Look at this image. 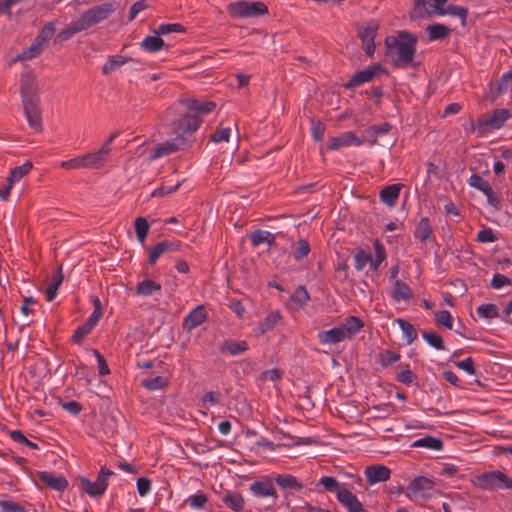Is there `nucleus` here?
<instances>
[{
	"mask_svg": "<svg viewBox=\"0 0 512 512\" xmlns=\"http://www.w3.org/2000/svg\"><path fill=\"white\" fill-rule=\"evenodd\" d=\"M20 91L22 96V102L25 100L36 101V86L35 77L33 72L27 67L21 73L20 77Z\"/></svg>",
	"mask_w": 512,
	"mask_h": 512,
	"instance_id": "obj_12",
	"label": "nucleus"
},
{
	"mask_svg": "<svg viewBox=\"0 0 512 512\" xmlns=\"http://www.w3.org/2000/svg\"><path fill=\"white\" fill-rule=\"evenodd\" d=\"M160 34L147 36L141 42V48L149 53H154L162 49L164 41L160 38Z\"/></svg>",
	"mask_w": 512,
	"mask_h": 512,
	"instance_id": "obj_35",
	"label": "nucleus"
},
{
	"mask_svg": "<svg viewBox=\"0 0 512 512\" xmlns=\"http://www.w3.org/2000/svg\"><path fill=\"white\" fill-rule=\"evenodd\" d=\"M212 101L202 99L184 98L177 105L180 117L172 122L174 138L156 145L150 156V161H155L164 156L182 150L191 141L192 134L199 128L203 116L215 109Z\"/></svg>",
	"mask_w": 512,
	"mask_h": 512,
	"instance_id": "obj_1",
	"label": "nucleus"
},
{
	"mask_svg": "<svg viewBox=\"0 0 512 512\" xmlns=\"http://www.w3.org/2000/svg\"><path fill=\"white\" fill-rule=\"evenodd\" d=\"M41 51H42V44L39 42V39H35V41L31 44V46L29 48L22 51V53H20L17 56L15 61L30 60V59L36 57L37 55H39Z\"/></svg>",
	"mask_w": 512,
	"mask_h": 512,
	"instance_id": "obj_44",
	"label": "nucleus"
},
{
	"mask_svg": "<svg viewBox=\"0 0 512 512\" xmlns=\"http://www.w3.org/2000/svg\"><path fill=\"white\" fill-rule=\"evenodd\" d=\"M430 40H437L446 37L448 28L442 24L431 25L427 28Z\"/></svg>",
	"mask_w": 512,
	"mask_h": 512,
	"instance_id": "obj_51",
	"label": "nucleus"
},
{
	"mask_svg": "<svg viewBox=\"0 0 512 512\" xmlns=\"http://www.w3.org/2000/svg\"><path fill=\"white\" fill-rule=\"evenodd\" d=\"M32 163L30 161L25 162L24 164L15 167L11 170L10 175L8 178L10 179V182H18L20 179L25 176L27 173L30 172L32 169Z\"/></svg>",
	"mask_w": 512,
	"mask_h": 512,
	"instance_id": "obj_49",
	"label": "nucleus"
},
{
	"mask_svg": "<svg viewBox=\"0 0 512 512\" xmlns=\"http://www.w3.org/2000/svg\"><path fill=\"white\" fill-rule=\"evenodd\" d=\"M250 240L253 246L265 243L271 245L275 241V235L266 230H256L250 234Z\"/></svg>",
	"mask_w": 512,
	"mask_h": 512,
	"instance_id": "obj_36",
	"label": "nucleus"
},
{
	"mask_svg": "<svg viewBox=\"0 0 512 512\" xmlns=\"http://www.w3.org/2000/svg\"><path fill=\"white\" fill-rule=\"evenodd\" d=\"M391 295L396 301H406L413 296L410 287L406 283L399 280L395 282Z\"/></svg>",
	"mask_w": 512,
	"mask_h": 512,
	"instance_id": "obj_34",
	"label": "nucleus"
},
{
	"mask_svg": "<svg viewBox=\"0 0 512 512\" xmlns=\"http://www.w3.org/2000/svg\"><path fill=\"white\" fill-rule=\"evenodd\" d=\"M248 349V344L246 341H227L223 344L221 351L224 353H228L231 356H237L242 354Z\"/></svg>",
	"mask_w": 512,
	"mask_h": 512,
	"instance_id": "obj_39",
	"label": "nucleus"
},
{
	"mask_svg": "<svg viewBox=\"0 0 512 512\" xmlns=\"http://www.w3.org/2000/svg\"><path fill=\"white\" fill-rule=\"evenodd\" d=\"M512 280L503 274L496 273L491 281V287L494 289H500L504 285H510Z\"/></svg>",
	"mask_w": 512,
	"mask_h": 512,
	"instance_id": "obj_61",
	"label": "nucleus"
},
{
	"mask_svg": "<svg viewBox=\"0 0 512 512\" xmlns=\"http://www.w3.org/2000/svg\"><path fill=\"white\" fill-rule=\"evenodd\" d=\"M319 485L323 486V488L328 492H335L338 497V491L347 489L343 485H341L334 477L331 476H323L319 479Z\"/></svg>",
	"mask_w": 512,
	"mask_h": 512,
	"instance_id": "obj_45",
	"label": "nucleus"
},
{
	"mask_svg": "<svg viewBox=\"0 0 512 512\" xmlns=\"http://www.w3.org/2000/svg\"><path fill=\"white\" fill-rule=\"evenodd\" d=\"M24 112L29 126L36 132L41 130V115L38 109L37 100H25L23 102Z\"/></svg>",
	"mask_w": 512,
	"mask_h": 512,
	"instance_id": "obj_16",
	"label": "nucleus"
},
{
	"mask_svg": "<svg viewBox=\"0 0 512 512\" xmlns=\"http://www.w3.org/2000/svg\"><path fill=\"white\" fill-rule=\"evenodd\" d=\"M382 71L379 65L370 66L362 71L355 73L345 84L347 89H355L364 83L370 82L377 74Z\"/></svg>",
	"mask_w": 512,
	"mask_h": 512,
	"instance_id": "obj_13",
	"label": "nucleus"
},
{
	"mask_svg": "<svg viewBox=\"0 0 512 512\" xmlns=\"http://www.w3.org/2000/svg\"><path fill=\"white\" fill-rule=\"evenodd\" d=\"M310 300V295L307 289L300 285L296 288L294 293L290 296V304L295 309L303 308Z\"/></svg>",
	"mask_w": 512,
	"mask_h": 512,
	"instance_id": "obj_31",
	"label": "nucleus"
},
{
	"mask_svg": "<svg viewBox=\"0 0 512 512\" xmlns=\"http://www.w3.org/2000/svg\"><path fill=\"white\" fill-rule=\"evenodd\" d=\"M62 282H63L62 269L59 268L55 272V274L52 276V278L48 284V287L45 291V297L48 302H51L55 299V297L57 296L58 289L61 286Z\"/></svg>",
	"mask_w": 512,
	"mask_h": 512,
	"instance_id": "obj_30",
	"label": "nucleus"
},
{
	"mask_svg": "<svg viewBox=\"0 0 512 512\" xmlns=\"http://www.w3.org/2000/svg\"><path fill=\"white\" fill-rule=\"evenodd\" d=\"M206 319V311L204 306L200 305L194 308L184 319L183 326L186 330L191 331L200 326Z\"/></svg>",
	"mask_w": 512,
	"mask_h": 512,
	"instance_id": "obj_22",
	"label": "nucleus"
},
{
	"mask_svg": "<svg viewBox=\"0 0 512 512\" xmlns=\"http://www.w3.org/2000/svg\"><path fill=\"white\" fill-rule=\"evenodd\" d=\"M365 476L370 485L384 482L390 478L391 471L384 465H372L365 469Z\"/></svg>",
	"mask_w": 512,
	"mask_h": 512,
	"instance_id": "obj_18",
	"label": "nucleus"
},
{
	"mask_svg": "<svg viewBox=\"0 0 512 512\" xmlns=\"http://www.w3.org/2000/svg\"><path fill=\"white\" fill-rule=\"evenodd\" d=\"M453 362L456 367L465 371L469 375H474L476 373L472 357H467L464 360H454Z\"/></svg>",
	"mask_w": 512,
	"mask_h": 512,
	"instance_id": "obj_54",
	"label": "nucleus"
},
{
	"mask_svg": "<svg viewBox=\"0 0 512 512\" xmlns=\"http://www.w3.org/2000/svg\"><path fill=\"white\" fill-rule=\"evenodd\" d=\"M207 502V495L202 491H198L197 493L190 495L185 500V504L193 510H204Z\"/></svg>",
	"mask_w": 512,
	"mask_h": 512,
	"instance_id": "obj_41",
	"label": "nucleus"
},
{
	"mask_svg": "<svg viewBox=\"0 0 512 512\" xmlns=\"http://www.w3.org/2000/svg\"><path fill=\"white\" fill-rule=\"evenodd\" d=\"M477 240L481 243H491L495 242L497 237L491 228H485L478 232Z\"/></svg>",
	"mask_w": 512,
	"mask_h": 512,
	"instance_id": "obj_60",
	"label": "nucleus"
},
{
	"mask_svg": "<svg viewBox=\"0 0 512 512\" xmlns=\"http://www.w3.org/2000/svg\"><path fill=\"white\" fill-rule=\"evenodd\" d=\"M112 474V471L101 468L96 481L92 482L87 478H82L80 480L81 489L91 497L100 496L106 491L108 486V478Z\"/></svg>",
	"mask_w": 512,
	"mask_h": 512,
	"instance_id": "obj_7",
	"label": "nucleus"
},
{
	"mask_svg": "<svg viewBox=\"0 0 512 512\" xmlns=\"http://www.w3.org/2000/svg\"><path fill=\"white\" fill-rule=\"evenodd\" d=\"M130 60L127 57H124L122 55H114L108 58L106 63L103 65L102 72L105 75H108L117 69H119L121 66H123L125 63Z\"/></svg>",
	"mask_w": 512,
	"mask_h": 512,
	"instance_id": "obj_40",
	"label": "nucleus"
},
{
	"mask_svg": "<svg viewBox=\"0 0 512 512\" xmlns=\"http://www.w3.org/2000/svg\"><path fill=\"white\" fill-rule=\"evenodd\" d=\"M395 322L398 324L402 331L403 339L408 345H410L417 338V331L415 327L411 323L401 318H397Z\"/></svg>",
	"mask_w": 512,
	"mask_h": 512,
	"instance_id": "obj_38",
	"label": "nucleus"
},
{
	"mask_svg": "<svg viewBox=\"0 0 512 512\" xmlns=\"http://www.w3.org/2000/svg\"><path fill=\"white\" fill-rule=\"evenodd\" d=\"M0 508L4 512H24V508L21 505L8 500L0 501Z\"/></svg>",
	"mask_w": 512,
	"mask_h": 512,
	"instance_id": "obj_64",
	"label": "nucleus"
},
{
	"mask_svg": "<svg viewBox=\"0 0 512 512\" xmlns=\"http://www.w3.org/2000/svg\"><path fill=\"white\" fill-rule=\"evenodd\" d=\"M137 491L140 496L144 497L151 491V482L148 478L141 477L137 480Z\"/></svg>",
	"mask_w": 512,
	"mask_h": 512,
	"instance_id": "obj_63",
	"label": "nucleus"
},
{
	"mask_svg": "<svg viewBox=\"0 0 512 512\" xmlns=\"http://www.w3.org/2000/svg\"><path fill=\"white\" fill-rule=\"evenodd\" d=\"M267 10V6L260 1H238L228 5V12L234 18L257 17L265 14Z\"/></svg>",
	"mask_w": 512,
	"mask_h": 512,
	"instance_id": "obj_4",
	"label": "nucleus"
},
{
	"mask_svg": "<svg viewBox=\"0 0 512 512\" xmlns=\"http://www.w3.org/2000/svg\"><path fill=\"white\" fill-rule=\"evenodd\" d=\"M167 384H168V380L163 376H155V377H151V378L142 380V385L150 391H156V390L162 389Z\"/></svg>",
	"mask_w": 512,
	"mask_h": 512,
	"instance_id": "obj_47",
	"label": "nucleus"
},
{
	"mask_svg": "<svg viewBox=\"0 0 512 512\" xmlns=\"http://www.w3.org/2000/svg\"><path fill=\"white\" fill-rule=\"evenodd\" d=\"M434 483L426 477H417L407 486L406 495L414 501L431 497Z\"/></svg>",
	"mask_w": 512,
	"mask_h": 512,
	"instance_id": "obj_8",
	"label": "nucleus"
},
{
	"mask_svg": "<svg viewBox=\"0 0 512 512\" xmlns=\"http://www.w3.org/2000/svg\"><path fill=\"white\" fill-rule=\"evenodd\" d=\"M374 254V258L370 257V268L373 271H377L386 257L385 247L379 240L374 241Z\"/></svg>",
	"mask_w": 512,
	"mask_h": 512,
	"instance_id": "obj_42",
	"label": "nucleus"
},
{
	"mask_svg": "<svg viewBox=\"0 0 512 512\" xmlns=\"http://www.w3.org/2000/svg\"><path fill=\"white\" fill-rule=\"evenodd\" d=\"M249 491L255 497L272 499V504H275L278 498L276 489L270 480L253 482L249 486Z\"/></svg>",
	"mask_w": 512,
	"mask_h": 512,
	"instance_id": "obj_14",
	"label": "nucleus"
},
{
	"mask_svg": "<svg viewBox=\"0 0 512 512\" xmlns=\"http://www.w3.org/2000/svg\"><path fill=\"white\" fill-rule=\"evenodd\" d=\"M222 500L234 512H241L243 510L245 501L239 493H227Z\"/></svg>",
	"mask_w": 512,
	"mask_h": 512,
	"instance_id": "obj_37",
	"label": "nucleus"
},
{
	"mask_svg": "<svg viewBox=\"0 0 512 512\" xmlns=\"http://www.w3.org/2000/svg\"><path fill=\"white\" fill-rule=\"evenodd\" d=\"M467 14L466 8L450 4V16L459 18L462 27L466 26Z\"/></svg>",
	"mask_w": 512,
	"mask_h": 512,
	"instance_id": "obj_58",
	"label": "nucleus"
},
{
	"mask_svg": "<svg viewBox=\"0 0 512 512\" xmlns=\"http://www.w3.org/2000/svg\"><path fill=\"white\" fill-rule=\"evenodd\" d=\"M474 483L483 490L512 489V479L499 470L487 471L477 475Z\"/></svg>",
	"mask_w": 512,
	"mask_h": 512,
	"instance_id": "obj_3",
	"label": "nucleus"
},
{
	"mask_svg": "<svg viewBox=\"0 0 512 512\" xmlns=\"http://www.w3.org/2000/svg\"><path fill=\"white\" fill-rule=\"evenodd\" d=\"M511 116L508 109H496L491 116L482 117L477 120V132L483 135L491 130L499 129Z\"/></svg>",
	"mask_w": 512,
	"mask_h": 512,
	"instance_id": "obj_6",
	"label": "nucleus"
},
{
	"mask_svg": "<svg viewBox=\"0 0 512 512\" xmlns=\"http://www.w3.org/2000/svg\"><path fill=\"white\" fill-rule=\"evenodd\" d=\"M276 484L281 489H292V490H301L303 485L297 480V478L290 474H280L275 478Z\"/></svg>",
	"mask_w": 512,
	"mask_h": 512,
	"instance_id": "obj_33",
	"label": "nucleus"
},
{
	"mask_svg": "<svg viewBox=\"0 0 512 512\" xmlns=\"http://www.w3.org/2000/svg\"><path fill=\"white\" fill-rule=\"evenodd\" d=\"M431 234V227L427 219H421L415 230V237L421 241H426Z\"/></svg>",
	"mask_w": 512,
	"mask_h": 512,
	"instance_id": "obj_50",
	"label": "nucleus"
},
{
	"mask_svg": "<svg viewBox=\"0 0 512 512\" xmlns=\"http://www.w3.org/2000/svg\"><path fill=\"white\" fill-rule=\"evenodd\" d=\"M150 225L148 221L144 217H138L135 220V232L138 238V241L142 246L145 245V241L147 235L149 233Z\"/></svg>",
	"mask_w": 512,
	"mask_h": 512,
	"instance_id": "obj_43",
	"label": "nucleus"
},
{
	"mask_svg": "<svg viewBox=\"0 0 512 512\" xmlns=\"http://www.w3.org/2000/svg\"><path fill=\"white\" fill-rule=\"evenodd\" d=\"M448 0H414L412 18H423L426 15H445L448 13Z\"/></svg>",
	"mask_w": 512,
	"mask_h": 512,
	"instance_id": "obj_5",
	"label": "nucleus"
},
{
	"mask_svg": "<svg viewBox=\"0 0 512 512\" xmlns=\"http://www.w3.org/2000/svg\"><path fill=\"white\" fill-rule=\"evenodd\" d=\"M469 185L481 191L486 197L488 203L499 210L501 208V201L496 192L492 189L491 185L482 176L473 174L469 178Z\"/></svg>",
	"mask_w": 512,
	"mask_h": 512,
	"instance_id": "obj_9",
	"label": "nucleus"
},
{
	"mask_svg": "<svg viewBox=\"0 0 512 512\" xmlns=\"http://www.w3.org/2000/svg\"><path fill=\"white\" fill-rule=\"evenodd\" d=\"M317 338L323 345H335L346 340L340 326L319 332Z\"/></svg>",
	"mask_w": 512,
	"mask_h": 512,
	"instance_id": "obj_23",
	"label": "nucleus"
},
{
	"mask_svg": "<svg viewBox=\"0 0 512 512\" xmlns=\"http://www.w3.org/2000/svg\"><path fill=\"white\" fill-rule=\"evenodd\" d=\"M231 128H218L211 136V140L215 143L228 142L231 136Z\"/></svg>",
	"mask_w": 512,
	"mask_h": 512,
	"instance_id": "obj_55",
	"label": "nucleus"
},
{
	"mask_svg": "<svg viewBox=\"0 0 512 512\" xmlns=\"http://www.w3.org/2000/svg\"><path fill=\"white\" fill-rule=\"evenodd\" d=\"M362 142L353 132H345L338 137L331 138L328 147L330 150H337L343 147L360 146Z\"/></svg>",
	"mask_w": 512,
	"mask_h": 512,
	"instance_id": "obj_19",
	"label": "nucleus"
},
{
	"mask_svg": "<svg viewBox=\"0 0 512 512\" xmlns=\"http://www.w3.org/2000/svg\"><path fill=\"white\" fill-rule=\"evenodd\" d=\"M348 512H366L362 503L349 489L338 491V499Z\"/></svg>",
	"mask_w": 512,
	"mask_h": 512,
	"instance_id": "obj_17",
	"label": "nucleus"
},
{
	"mask_svg": "<svg viewBox=\"0 0 512 512\" xmlns=\"http://www.w3.org/2000/svg\"><path fill=\"white\" fill-rule=\"evenodd\" d=\"M110 152L111 148L103 145L99 150L83 155L86 169L100 168Z\"/></svg>",
	"mask_w": 512,
	"mask_h": 512,
	"instance_id": "obj_15",
	"label": "nucleus"
},
{
	"mask_svg": "<svg viewBox=\"0 0 512 512\" xmlns=\"http://www.w3.org/2000/svg\"><path fill=\"white\" fill-rule=\"evenodd\" d=\"M114 11L115 7L112 3H104L89 9L87 12L94 23L98 24L101 21L107 19Z\"/></svg>",
	"mask_w": 512,
	"mask_h": 512,
	"instance_id": "obj_26",
	"label": "nucleus"
},
{
	"mask_svg": "<svg viewBox=\"0 0 512 512\" xmlns=\"http://www.w3.org/2000/svg\"><path fill=\"white\" fill-rule=\"evenodd\" d=\"M114 11L115 7L112 3H104L89 9L87 12L94 23L98 24L101 21L107 19Z\"/></svg>",
	"mask_w": 512,
	"mask_h": 512,
	"instance_id": "obj_27",
	"label": "nucleus"
},
{
	"mask_svg": "<svg viewBox=\"0 0 512 512\" xmlns=\"http://www.w3.org/2000/svg\"><path fill=\"white\" fill-rule=\"evenodd\" d=\"M93 328L90 327L86 322L79 326L73 336L72 339L75 343L80 344L82 340L92 331Z\"/></svg>",
	"mask_w": 512,
	"mask_h": 512,
	"instance_id": "obj_59",
	"label": "nucleus"
},
{
	"mask_svg": "<svg viewBox=\"0 0 512 512\" xmlns=\"http://www.w3.org/2000/svg\"><path fill=\"white\" fill-rule=\"evenodd\" d=\"M222 399V395L220 392L217 391H209L206 394H204L201 398V401L203 404H210V405H216L220 403Z\"/></svg>",
	"mask_w": 512,
	"mask_h": 512,
	"instance_id": "obj_62",
	"label": "nucleus"
},
{
	"mask_svg": "<svg viewBox=\"0 0 512 512\" xmlns=\"http://www.w3.org/2000/svg\"><path fill=\"white\" fill-rule=\"evenodd\" d=\"M38 477L43 484L56 491H63L68 486V481L65 477L56 476L51 472H39Z\"/></svg>",
	"mask_w": 512,
	"mask_h": 512,
	"instance_id": "obj_21",
	"label": "nucleus"
},
{
	"mask_svg": "<svg viewBox=\"0 0 512 512\" xmlns=\"http://www.w3.org/2000/svg\"><path fill=\"white\" fill-rule=\"evenodd\" d=\"M282 315L279 311H273L269 313L264 320L259 322L255 329L256 336H262L265 333L274 329V327L280 322Z\"/></svg>",
	"mask_w": 512,
	"mask_h": 512,
	"instance_id": "obj_24",
	"label": "nucleus"
},
{
	"mask_svg": "<svg viewBox=\"0 0 512 512\" xmlns=\"http://www.w3.org/2000/svg\"><path fill=\"white\" fill-rule=\"evenodd\" d=\"M401 186L399 184H392L380 191V199L389 207L396 205L400 195Z\"/></svg>",
	"mask_w": 512,
	"mask_h": 512,
	"instance_id": "obj_28",
	"label": "nucleus"
},
{
	"mask_svg": "<svg viewBox=\"0 0 512 512\" xmlns=\"http://www.w3.org/2000/svg\"><path fill=\"white\" fill-rule=\"evenodd\" d=\"M310 252L309 243L306 240H299L297 242V246L293 252V256L296 260H302L305 258Z\"/></svg>",
	"mask_w": 512,
	"mask_h": 512,
	"instance_id": "obj_53",
	"label": "nucleus"
},
{
	"mask_svg": "<svg viewBox=\"0 0 512 512\" xmlns=\"http://www.w3.org/2000/svg\"><path fill=\"white\" fill-rule=\"evenodd\" d=\"M379 25L376 21L371 20L365 26L360 27L358 36L362 40L364 50L368 56H372L375 51L374 39L377 34Z\"/></svg>",
	"mask_w": 512,
	"mask_h": 512,
	"instance_id": "obj_10",
	"label": "nucleus"
},
{
	"mask_svg": "<svg viewBox=\"0 0 512 512\" xmlns=\"http://www.w3.org/2000/svg\"><path fill=\"white\" fill-rule=\"evenodd\" d=\"M160 290V283L150 279H146L137 284L135 293L139 296L148 297Z\"/></svg>",
	"mask_w": 512,
	"mask_h": 512,
	"instance_id": "obj_32",
	"label": "nucleus"
},
{
	"mask_svg": "<svg viewBox=\"0 0 512 512\" xmlns=\"http://www.w3.org/2000/svg\"><path fill=\"white\" fill-rule=\"evenodd\" d=\"M96 25L88 12L86 11L82 14L78 19L69 23L66 28L60 33V38L62 40L70 39L74 34L82 32L84 30L89 29L90 27Z\"/></svg>",
	"mask_w": 512,
	"mask_h": 512,
	"instance_id": "obj_11",
	"label": "nucleus"
},
{
	"mask_svg": "<svg viewBox=\"0 0 512 512\" xmlns=\"http://www.w3.org/2000/svg\"><path fill=\"white\" fill-rule=\"evenodd\" d=\"M423 339L433 348L444 350V342L440 335L432 331H422Z\"/></svg>",
	"mask_w": 512,
	"mask_h": 512,
	"instance_id": "obj_48",
	"label": "nucleus"
},
{
	"mask_svg": "<svg viewBox=\"0 0 512 512\" xmlns=\"http://www.w3.org/2000/svg\"><path fill=\"white\" fill-rule=\"evenodd\" d=\"M399 358L400 355L391 350H385L379 354V359L382 366H389L396 362Z\"/></svg>",
	"mask_w": 512,
	"mask_h": 512,
	"instance_id": "obj_57",
	"label": "nucleus"
},
{
	"mask_svg": "<svg viewBox=\"0 0 512 512\" xmlns=\"http://www.w3.org/2000/svg\"><path fill=\"white\" fill-rule=\"evenodd\" d=\"M388 52L394 63L398 66L408 67L413 65L416 52V39L407 32H402L397 38H387Z\"/></svg>",
	"mask_w": 512,
	"mask_h": 512,
	"instance_id": "obj_2",
	"label": "nucleus"
},
{
	"mask_svg": "<svg viewBox=\"0 0 512 512\" xmlns=\"http://www.w3.org/2000/svg\"><path fill=\"white\" fill-rule=\"evenodd\" d=\"M368 263L370 264V255L364 250H359L354 255V267L357 271H362Z\"/></svg>",
	"mask_w": 512,
	"mask_h": 512,
	"instance_id": "obj_52",
	"label": "nucleus"
},
{
	"mask_svg": "<svg viewBox=\"0 0 512 512\" xmlns=\"http://www.w3.org/2000/svg\"><path fill=\"white\" fill-rule=\"evenodd\" d=\"M411 447L425 448L431 451H441L444 448V442L434 436H424L413 441Z\"/></svg>",
	"mask_w": 512,
	"mask_h": 512,
	"instance_id": "obj_25",
	"label": "nucleus"
},
{
	"mask_svg": "<svg viewBox=\"0 0 512 512\" xmlns=\"http://www.w3.org/2000/svg\"><path fill=\"white\" fill-rule=\"evenodd\" d=\"M60 166L64 169H86L83 155L63 161Z\"/></svg>",
	"mask_w": 512,
	"mask_h": 512,
	"instance_id": "obj_56",
	"label": "nucleus"
},
{
	"mask_svg": "<svg viewBox=\"0 0 512 512\" xmlns=\"http://www.w3.org/2000/svg\"><path fill=\"white\" fill-rule=\"evenodd\" d=\"M179 247L180 245L176 241H161L149 252L148 261L151 265H154L163 254L177 251Z\"/></svg>",
	"mask_w": 512,
	"mask_h": 512,
	"instance_id": "obj_20",
	"label": "nucleus"
},
{
	"mask_svg": "<svg viewBox=\"0 0 512 512\" xmlns=\"http://www.w3.org/2000/svg\"><path fill=\"white\" fill-rule=\"evenodd\" d=\"M477 315L484 319H494L499 317L498 308L493 303H486L480 305L476 310Z\"/></svg>",
	"mask_w": 512,
	"mask_h": 512,
	"instance_id": "obj_46",
	"label": "nucleus"
},
{
	"mask_svg": "<svg viewBox=\"0 0 512 512\" xmlns=\"http://www.w3.org/2000/svg\"><path fill=\"white\" fill-rule=\"evenodd\" d=\"M363 327V322L355 316L348 317L345 322L340 326L346 339L352 338Z\"/></svg>",
	"mask_w": 512,
	"mask_h": 512,
	"instance_id": "obj_29",
	"label": "nucleus"
}]
</instances>
